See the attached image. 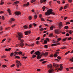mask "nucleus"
<instances>
[{"instance_id":"ea45409f","label":"nucleus","mask_w":73,"mask_h":73,"mask_svg":"<svg viewBox=\"0 0 73 73\" xmlns=\"http://www.w3.org/2000/svg\"><path fill=\"white\" fill-rule=\"evenodd\" d=\"M2 66L3 68H6V67H7V65H3Z\"/></svg>"},{"instance_id":"5fc2aeb1","label":"nucleus","mask_w":73,"mask_h":73,"mask_svg":"<svg viewBox=\"0 0 73 73\" xmlns=\"http://www.w3.org/2000/svg\"><path fill=\"white\" fill-rule=\"evenodd\" d=\"M40 37H38L36 39V40H37V41L39 40H40Z\"/></svg>"},{"instance_id":"69168bd1","label":"nucleus","mask_w":73,"mask_h":73,"mask_svg":"<svg viewBox=\"0 0 73 73\" xmlns=\"http://www.w3.org/2000/svg\"><path fill=\"white\" fill-rule=\"evenodd\" d=\"M66 70L67 71H69V69L68 68H66Z\"/></svg>"},{"instance_id":"8fccbe9b","label":"nucleus","mask_w":73,"mask_h":73,"mask_svg":"<svg viewBox=\"0 0 73 73\" xmlns=\"http://www.w3.org/2000/svg\"><path fill=\"white\" fill-rule=\"evenodd\" d=\"M70 60V61H71V62H73V57Z\"/></svg>"},{"instance_id":"37998d69","label":"nucleus","mask_w":73,"mask_h":73,"mask_svg":"<svg viewBox=\"0 0 73 73\" xmlns=\"http://www.w3.org/2000/svg\"><path fill=\"white\" fill-rule=\"evenodd\" d=\"M22 58H25V59H26L27 58V56H23L22 57Z\"/></svg>"},{"instance_id":"f3484780","label":"nucleus","mask_w":73,"mask_h":73,"mask_svg":"<svg viewBox=\"0 0 73 73\" xmlns=\"http://www.w3.org/2000/svg\"><path fill=\"white\" fill-rule=\"evenodd\" d=\"M34 18L35 19H36L37 18V15L36 14L35 15L34 17Z\"/></svg>"},{"instance_id":"3c124183","label":"nucleus","mask_w":73,"mask_h":73,"mask_svg":"<svg viewBox=\"0 0 73 73\" xmlns=\"http://www.w3.org/2000/svg\"><path fill=\"white\" fill-rule=\"evenodd\" d=\"M61 38H59L57 39V40L58 41H61Z\"/></svg>"},{"instance_id":"9d476101","label":"nucleus","mask_w":73,"mask_h":73,"mask_svg":"<svg viewBox=\"0 0 73 73\" xmlns=\"http://www.w3.org/2000/svg\"><path fill=\"white\" fill-rule=\"evenodd\" d=\"M54 70L53 69H52L50 68V70L48 71V72L50 73H52V72H53Z\"/></svg>"},{"instance_id":"0e129e2a","label":"nucleus","mask_w":73,"mask_h":73,"mask_svg":"<svg viewBox=\"0 0 73 73\" xmlns=\"http://www.w3.org/2000/svg\"><path fill=\"white\" fill-rule=\"evenodd\" d=\"M39 17L40 18V19H41V18H42V15H41V14H40L39 15Z\"/></svg>"},{"instance_id":"473e14b6","label":"nucleus","mask_w":73,"mask_h":73,"mask_svg":"<svg viewBox=\"0 0 73 73\" xmlns=\"http://www.w3.org/2000/svg\"><path fill=\"white\" fill-rule=\"evenodd\" d=\"M40 20H41V21H45V19L43 18H42L40 19Z\"/></svg>"},{"instance_id":"4c0bfd02","label":"nucleus","mask_w":73,"mask_h":73,"mask_svg":"<svg viewBox=\"0 0 73 73\" xmlns=\"http://www.w3.org/2000/svg\"><path fill=\"white\" fill-rule=\"evenodd\" d=\"M16 25V24H15L14 25H12L11 26V27H12V28H14V27H15Z\"/></svg>"},{"instance_id":"1a4fd4ad","label":"nucleus","mask_w":73,"mask_h":73,"mask_svg":"<svg viewBox=\"0 0 73 73\" xmlns=\"http://www.w3.org/2000/svg\"><path fill=\"white\" fill-rule=\"evenodd\" d=\"M39 53H40V51H37V52H36L35 53V54H36V55H38H38H39Z\"/></svg>"},{"instance_id":"f704fd0d","label":"nucleus","mask_w":73,"mask_h":73,"mask_svg":"<svg viewBox=\"0 0 73 73\" xmlns=\"http://www.w3.org/2000/svg\"><path fill=\"white\" fill-rule=\"evenodd\" d=\"M4 4V2H2L0 3V5H3Z\"/></svg>"},{"instance_id":"58836bf2","label":"nucleus","mask_w":73,"mask_h":73,"mask_svg":"<svg viewBox=\"0 0 73 73\" xmlns=\"http://www.w3.org/2000/svg\"><path fill=\"white\" fill-rule=\"evenodd\" d=\"M57 56L58 55H57V54H54V57H57Z\"/></svg>"},{"instance_id":"6e6552de","label":"nucleus","mask_w":73,"mask_h":73,"mask_svg":"<svg viewBox=\"0 0 73 73\" xmlns=\"http://www.w3.org/2000/svg\"><path fill=\"white\" fill-rule=\"evenodd\" d=\"M58 33H60V30H55V34H58Z\"/></svg>"},{"instance_id":"de8ad7c7","label":"nucleus","mask_w":73,"mask_h":73,"mask_svg":"<svg viewBox=\"0 0 73 73\" xmlns=\"http://www.w3.org/2000/svg\"><path fill=\"white\" fill-rule=\"evenodd\" d=\"M44 48H48V45H47L44 46Z\"/></svg>"},{"instance_id":"a18cd8bd","label":"nucleus","mask_w":73,"mask_h":73,"mask_svg":"<svg viewBox=\"0 0 73 73\" xmlns=\"http://www.w3.org/2000/svg\"><path fill=\"white\" fill-rule=\"evenodd\" d=\"M66 25H68V24H70V22H66Z\"/></svg>"},{"instance_id":"5701e85b","label":"nucleus","mask_w":73,"mask_h":73,"mask_svg":"<svg viewBox=\"0 0 73 73\" xmlns=\"http://www.w3.org/2000/svg\"><path fill=\"white\" fill-rule=\"evenodd\" d=\"M58 70L61 71V70H62V67H60V68H58Z\"/></svg>"},{"instance_id":"864d4df0","label":"nucleus","mask_w":73,"mask_h":73,"mask_svg":"<svg viewBox=\"0 0 73 73\" xmlns=\"http://www.w3.org/2000/svg\"><path fill=\"white\" fill-rule=\"evenodd\" d=\"M39 30H40V32L42 31H43V28H41V29H40Z\"/></svg>"},{"instance_id":"a878e982","label":"nucleus","mask_w":73,"mask_h":73,"mask_svg":"<svg viewBox=\"0 0 73 73\" xmlns=\"http://www.w3.org/2000/svg\"><path fill=\"white\" fill-rule=\"evenodd\" d=\"M10 20L11 21H15V19L13 18H12Z\"/></svg>"},{"instance_id":"423d86ee","label":"nucleus","mask_w":73,"mask_h":73,"mask_svg":"<svg viewBox=\"0 0 73 73\" xmlns=\"http://www.w3.org/2000/svg\"><path fill=\"white\" fill-rule=\"evenodd\" d=\"M31 33V31H27L25 32V35L27 36L28 34H29Z\"/></svg>"},{"instance_id":"bb28decb","label":"nucleus","mask_w":73,"mask_h":73,"mask_svg":"<svg viewBox=\"0 0 73 73\" xmlns=\"http://www.w3.org/2000/svg\"><path fill=\"white\" fill-rule=\"evenodd\" d=\"M2 20L3 21H4V20H5V17H4V16H2Z\"/></svg>"},{"instance_id":"bf43d9fd","label":"nucleus","mask_w":73,"mask_h":73,"mask_svg":"<svg viewBox=\"0 0 73 73\" xmlns=\"http://www.w3.org/2000/svg\"><path fill=\"white\" fill-rule=\"evenodd\" d=\"M72 38L71 37H70L68 38L67 40H72Z\"/></svg>"},{"instance_id":"e2e57ef3","label":"nucleus","mask_w":73,"mask_h":73,"mask_svg":"<svg viewBox=\"0 0 73 73\" xmlns=\"http://www.w3.org/2000/svg\"><path fill=\"white\" fill-rule=\"evenodd\" d=\"M26 4L27 6H28L29 5V2H28Z\"/></svg>"},{"instance_id":"c756f323","label":"nucleus","mask_w":73,"mask_h":73,"mask_svg":"<svg viewBox=\"0 0 73 73\" xmlns=\"http://www.w3.org/2000/svg\"><path fill=\"white\" fill-rule=\"evenodd\" d=\"M22 53H23V52L21 51H20L18 52V54H19L20 55V54H21Z\"/></svg>"},{"instance_id":"49530a36","label":"nucleus","mask_w":73,"mask_h":73,"mask_svg":"<svg viewBox=\"0 0 73 73\" xmlns=\"http://www.w3.org/2000/svg\"><path fill=\"white\" fill-rule=\"evenodd\" d=\"M49 5H52V1H50L49 3Z\"/></svg>"},{"instance_id":"c85d7f7f","label":"nucleus","mask_w":73,"mask_h":73,"mask_svg":"<svg viewBox=\"0 0 73 73\" xmlns=\"http://www.w3.org/2000/svg\"><path fill=\"white\" fill-rule=\"evenodd\" d=\"M36 57V55H34L32 56L31 57V58H35V57Z\"/></svg>"},{"instance_id":"72a5a7b5","label":"nucleus","mask_w":73,"mask_h":73,"mask_svg":"<svg viewBox=\"0 0 73 73\" xmlns=\"http://www.w3.org/2000/svg\"><path fill=\"white\" fill-rule=\"evenodd\" d=\"M32 25H33V24H30L29 25V29H30L32 27Z\"/></svg>"},{"instance_id":"2f4dec72","label":"nucleus","mask_w":73,"mask_h":73,"mask_svg":"<svg viewBox=\"0 0 73 73\" xmlns=\"http://www.w3.org/2000/svg\"><path fill=\"white\" fill-rule=\"evenodd\" d=\"M14 54V53L13 52H12L10 56H11V57H12V56H13V55Z\"/></svg>"},{"instance_id":"39448f33","label":"nucleus","mask_w":73,"mask_h":73,"mask_svg":"<svg viewBox=\"0 0 73 73\" xmlns=\"http://www.w3.org/2000/svg\"><path fill=\"white\" fill-rule=\"evenodd\" d=\"M62 27V22H60L59 23L58 28L60 29H61V28Z\"/></svg>"},{"instance_id":"a211bd4d","label":"nucleus","mask_w":73,"mask_h":73,"mask_svg":"<svg viewBox=\"0 0 73 73\" xmlns=\"http://www.w3.org/2000/svg\"><path fill=\"white\" fill-rule=\"evenodd\" d=\"M15 58H17L18 59H20V57L19 56H16L15 57Z\"/></svg>"},{"instance_id":"dca6fc26","label":"nucleus","mask_w":73,"mask_h":73,"mask_svg":"<svg viewBox=\"0 0 73 73\" xmlns=\"http://www.w3.org/2000/svg\"><path fill=\"white\" fill-rule=\"evenodd\" d=\"M48 68H52V64H49L48 65V66H47Z\"/></svg>"},{"instance_id":"13d9d810","label":"nucleus","mask_w":73,"mask_h":73,"mask_svg":"<svg viewBox=\"0 0 73 73\" xmlns=\"http://www.w3.org/2000/svg\"><path fill=\"white\" fill-rule=\"evenodd\" d=\"M15 66V64H13L11 65V67H14V66Z\"/></svg>"},{"instance_id":"ddd939ff","label":"nucleus","mask_w":73,"mask_h":73,"mask_svg":"<svg viewBox=\"0 0 73 73\" xmlns=\"http://www.w3.org/2000/svg\"><path fill=\"white\" fill-rule=\"evenodd\" d=\"M20 45L22 46V47H23V46L24 45V43L23 42H21L20 44Z\"/></svg>"},{"instance_id":"603ef678","label":"nucleus","mask_w":73,"mask_h":73,"mask_svg":"<svg viewBox=\"0 0 73 73\" xmlns=\"http://www.w3.org/2000/svg\"><path fill=\"white\" fill-rule=\"evenodd\" d=\"M9 29V27H7L5 28V30H6V31H7V30H8Z\"/></svg>"},{"instance_id":"c03bdc74","label":"nucleus","mask_w":73,"mask_h":73,"mask_svg":"<svg viewBox=\"0 0 73 73\" xmlns=\"http://www.w3.org/2000/svg\"><path fill=\"white\" fill-rule=\"evenodd\" d=\"M29 20H31L32 18V16H30L29 17Z\"/></svg>"},{"instance_id":"b1692460","label":"nucleus","mask_w":73,"mask_h":73,"mask_svg":"<svg viewBox=\"0 0 73 73\" xmlns=\"http://www.w3.org/2000/svg\"><path fill=\"white\" fill-rule=\"evenodd\" d=\"M64 28L65 29H68V28H69V27L68 26H66L64 27Z\"/></svg>"},{"instance_id":"09e8293b","label":"nucleus","mask_w":73,"mask_h":73,"mask_svg":"<svg viewBox=\"0 0 73 73\" xmlns=\"http://www.w3.org/2000/svg\"><path fill=\"white\" fill-rule=\"evenodd\" d=\"M7 11L9 13L11 12V10H10V9H8Z\"/></svg>"},{"instance_id":"cd10ccee","label":"nucleus","mask_w":73,"mask_h":73,"mask_svg":"<svg viewBox=\"0 0 73 73\" xmlns=\"http://www.w3.org/2000/svg\"><path fill=\"white\" fill-rule=\"evenodd\" d=\"M57 58L58 60H61V58L59 56H58Z\"/></svg>"},{"instance_id":"20e7f679","label":"nucleus","mask_w":73,"mask_h":73,"mask_svg":"<svg viewBox=\"0 0 73 73\" xmlns=\"http://www.w3.org/2000/svg\"><path fill=\"white\" fill-rule=\"evenodd\" d=\"M14 14L17 16H20L21 14V13L20 11H16L14 13Z\"/></svg>"},{"instance_id":"0eeeda50","label":"nucleus","mask_w":73,"mask_h":73,"mask_svg":"<svg viewBox=\"0 0 73 73\" xmlns=\"http://www.w3.org/2000/svg\"><path fill=\"white\" fill-rule=\"evenodd\" d=\"M53 66L55 68H58V67H59V65H58V64H56L55 63L53 64Z\"/></svg>"},{"instance_id":"774afa93","label":"nucleus","mask_w":73,"mask_h":73,"mask_svg":"<svg viewBox=\"0 0 73 73\" xmlns=\"http://www.w3.org/2000/svg\"><path fill=\"white\" fill-rule=\"evenodd\" d=\"M24 40L22 39L20 40V41H21V42H24Z\"/></svg>"},{"instance_id":"052dcab7","label":"nucleus","mask_w":73,"mask_h":73,"mask_svg":"<svg viewBox=\"0 0 73 73\" xmlns=\"http://www.w3.org/2000/svg\"><path fill=\"white\" fill-rule=\"evenodd\" d=\"M45 40H46V41H49V39L48 38H46Z\"/></svg>"},{"instance_id":"f03ea898","label":"nucleus","mask_w":73,"mask_h":73,"mask_svg":"<svg viewBox=\"0 0 73 73\" xmlns=\"http://www.w3.org/2000/svg\"><path fill=\"white\" fill-rule=\"evenodd\" d=\"M19 37L18 40H20L21 39V38H23V34L19 32L18 33V36H17V37Z\"/></svg>"},{"instance_id":"aec40b11","label":"nucleus","mask_w":73,"mask_h":73,"mask_svg":"<svg viewBox=\"0 0 73 73\" xmlns=\"http://www.w3.org/2000/svg\"><path fill=\"white\" fill-rule=\"evenodd\" d=\"M66 46H63L62 47H61L60 49H66Z\"/></svg>"},{"instance_id":"4468645a","label":"nucleus","mask_w":73,"mask_h":73,"mask_svg":"<svg viewBox=\"0 0 73 73\" xmlns=\"http://www.w3.org/2000/svg\"><path fill=\"white\" fill-rule=\"evenodd\" d=\"M67 38H64L62 39V41L63 42H64V41H65L66 40H67Z\"/></svg>"},{"instance_id":"f8f14e48","label":"nucleus","mask_w":73,"mask_h":73,"mask_svg":"<svg viewBox=\"0 0 73 73\" xmlns=\"http://www.w3.org/2000/svg\"><path fill=\"white\" fill-rule=\"evenodd\" d=\"M40 55H38L37 56V60H39L40 58H41V57L40 56Z\"/></svg>"},{"instance_id":"338daca9","label":"nucleus","mask_w":73,"mask_h":73,"mask_svg":"<svg viewBox=\"0 0 73 73\" xmlns=\"http://www.w3.org/2000/svg\"><path fill=\"white\" fill-rule=\"evenodd\" d=\"M66 36H69V34L68 33H67V34H66Z\"/></svg>"},{"instance_id":"7c9ffc66","label":"nucleus","mask_w":73,"mask_h":73,"mask_svg":"<svg viewBox=\"0 0 73 73\" xmlns=\"http://www.w3.org/2000/svg\"><path fill=\"white\" fill-rule=\"evenodd\" d=\"M53 33H51V34H50L49 36V37H52V36H53Z\"/></svg>"},{"instance_id":"6ab92c4d","label":"nucleus","mask_w":73,"mask_h":73,"mask_svg":"<svg viewBox=\"0 0 73 73\" xmlns=\"http://www.w3.org/2000/svg\"><path fill=\"white\" fill-rule=\"evenodd\" d=\"M23 27L24 29H27L28 28V27L27 26V25H25L23 26Z\"/></svg>"},{"instance_id":"412c9836","label":"nucleus","mask_w":73,"mask_h":73,"mask_svg":"<svg viewBox=\"0 0 73 73\" xmlns=\"http://www.w3.org/2000/svg\"><path fill=\"white\" fill-rule=\"evenodd\" d=\"M51 46H56V43L52 44H51Z\"/></svg>"},{"instance_id":"393cba45","label":"nucleus","mask_w":73,"mask_h":73,"mask_svg":"<svg viewBox=\"0 0 73 73\" xmlns=\"http://www.w3.org/2000/svg\"><path fill=\"white\" fill-rule=\"evenodd\" d=\"M36 0H32L31 1V3H35V2H36Z\"/></svg>"},{"instance_id":"f257e3e1","label":"nucleus","mask_w":73,"mask_h":73,"mask_svg":"<svg viewBox=\"0 0 73 73\" xmlns=\"http://www.w3.org/2000/svg\"><path fill=\"white\" fill-rule=\"evenodd\" d=\"M53 12V10L52 9H49L48 10L47 12H45V16H49V15H54L56 13L54 12Z\"/></svg>"},{"instance_id":"6e6d98bb","label":"nucleus","mask_w":73,"mask_h":73,"mask_svg":"<svg viewBox=\"0 0 73 73\" xmlns=\"http://www.w3.org/2000/svg\"><path fill=\"white\" fill-rule=\"evenodd\" d=\"M60 44V43L58 42L57 43H56V45L57 46V45H59Z\"/></svg>"},{"instance_id":"79ce46f5","label":"nucleus","mask_w":73,"mask_h":73,"mask_svg":"<svg viewBox=\"0 0 73 73\" xmlns=\"http://www.w3.org/2000/svg\"><path fill=\"white\" fill-rule=\"evenodd\" d=\"M63 9V7H60V9H59V11H61V10H62V9Z\"/></svg>"},{"instance_id":"2eb2a0df","label":"nucleus","mask_w":73,"mask_h":73,"mask_svg":"<svg viewBox=\"0 0 73 73\" xmlns=\"http://www.w3.org/2000/svg\"><path fill=\"white\" fill-rule=\"evenodd\" d=\"M47 42H47V40H45L44 41V43H43V44H46Z\"/></svg>"},{"instance_id":"e433bc0d","label":"nucleus","mask_w":73,"mask_h":73,"mask_svg":"<svg viewBox=\"0 0 73 73\" xmlns=\"http://www.w3.org/2000/svg\"><path fill=\"white\" fill-rule=\"evenodd\" d=\"M70 53V52L69 51H68L65 54V55H66L68 54V53Z\"/></svg>"},{"instance_id":"7ed1b4c3","label":"nucleus","mask_w":73,"mask_h":73,"mask_svg":"<svg viewBox=\"0 0 73 73\" xmlns=\"http://www.w3.org/2000/svg\"><path fill=\"white\" fill-rule=\"evenodd\" d=\"M16 64L17 67V68H19V66H22V64L21 63H20V62L19 60H17L16 61Z\"/></svg>"},{"instance_id":"4d7b16f0","label":"nucleus","mask_w":73,"mask_h":73,"mask_svg":"<svg viewBox=\"0 0 73 73\" xmlns=\"http://www.w3.org/2000/svg\"><path fill=\"white\" fill-rule=\"evenodd\" d=\"M48 54V52H46L45 53V56H47Z\"/></svg>"},{"instance_id":"a19ab883","label":"nucleus","mask_w":73,"mask_h":73,"mask_svg":"<svg viewBox=\"0 0 73 73\" xmlns=\"http://www.w3.org/2000/svg\"><path fill=\"white\" fill-rule=\"evenodd\" d=\"M14 3H15V4H19V1H17L16 2H15Z\"/></svg>"},{"instance_id":"c9c22d12","label":"nucleus","mask_w":73,"mask_h":73,"mask_svg":"<svg viewBox=\"0 0 73 73\" xmlns=\"http://www.w3.org/2000/svg\"><path fill=\"white\" fill-rule=\"evenodd\" d=\"M47 62V61H43L42 62V63L43 64H44V63H46Z\"/></svg>"},{"instance_id":"4be33fe9","label":"nucleus","mask_w":73,"mask_h":73,"mask_svg":"<svg viewBox=\"0 0 73 73\" xmlns=\"http://www.w3.org/2000/svg\"><path fill=\"white\" fill-rule=\"evenodd\" d=\"M54 27L53 26H51L50 27V29L51 31H52Z\"/></svg>"},{"instance_id":"9b49d317","label":"nucleus","mask_w":73,"mask_h":73,"mask_svg":"<svg viewBox=\"0 0 73 73\" xmlns=\"http://www.w3.org/2000/svg\"><path fill=\"white\" fill-rule=\"evenodd\" d=\"M69 7V5L68 4H66L65 5V6H64V9H66L68 7Z\"/></svg>"},{"instance_id":"680f3d73","label":"nucleus","mask_w":73,"mask_h":73,"mask_svg":"<svg viewBox=\"0 0 73 73\" xmlns=\"http://www.w3.org/2000/svg\"><path fill=\"white\" fill-rule=\"evenodd\" d=\"M33 25H34V27H36V25H37V24H36L35 23H34L33 24Z\"/></svg>"}]
</instances>
